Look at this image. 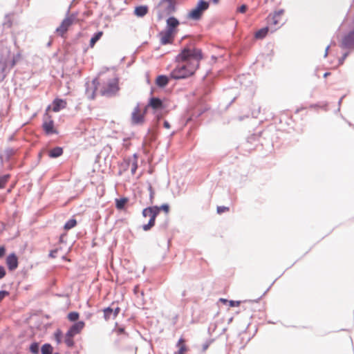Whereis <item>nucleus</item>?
<instances>
[{
	"label": "nucleus",
	"instance_id": "49530a36",
	"mask_svg": "<svg viewBox=\"0 0 354 354\" xmlns=\"http://www.w3.org/2000/svg\"><path fill=\"white\" fill-rule=\"evenodd\" d=\"M239 301H230V306H237L239 305Z\"/></svg>",
	"mask_w": 354,
	"mask_h": 354
},
{
	"label": "nucleus",
	"instance_id": "4d7b16f0",
	"mask_svg": "<svg viewBox=\"0 0 354 354\" xmlns=\"http://www.w3.org/2000/svg\"><path fill=\"white\" fill-rule=\"evenodd\" d=\"M341 102H342V99H340V100H339V103H341Z\"/></svg>",
	"mask_w": 354,
	"mask_h": 354
},
{
	"label": "nucleus",
	"instance_id": "393cba45",
	"mask_svg": "<svg viewBox=\"0 0 354 354\" xmlns=\"http://www.w3.org/2000/svg\"><path fill=\"white\" fill-rule=\"evenodd\" d=\"M183 342H184V340L180 338L176 346L179 348V350L176 353V354H184L185 351H186V347L183 344Z\"/></svg>",
	"mask_w": 354,
	"mask_h": 354
},
{
	"label": "nucleus",
	"instance_id": "79ce46f5",
	"mask_svg": "<svg viewBox=\"0 0 354 354\" xmlns=\"http://www.w3.org/2000/svg\"><path fill=\"white\" fill-rule=\"evenodd\" d=\"M120 308L117 307L115 310L113 309V319L115 318L120 313Z\"/></svg>",
	"mask_w": 354,
	"mask_h": 354
},
{
	"label": "nucleus",
	"instance_id": "aec40b11",
	"mask_svg": "<svg viewBox=\"0 0 354 354\" xmlns=\"http://www.w3.org/2000/svg\"><path fill=\"white\" fill-rule=\"evenodd\" d=\"M148 12V8L146 6H140L136 8L134 13L136 16L144 17Z\"/></svg>",
	"mask_w": 354,
	"mask_h": 354
},
{
	"label": "nucleus",
	"instance_id": "39448f33",
	"mask_svg": "<svg viewBox=\"0 0 354 354\" xmlns=\"http://www.w3.org/2000/svg\"><path fill=\"white\" fill-rule=\"evenodd\" d=\"M75 19V16L73 15L67 16L56 28V32L63 36L67 32L68 28L73 24Z\"/></svg>",
	"mask_w": 354,
	"mask_h": 354
},
{
	"label": "nucleus",
	"instance_id": "c9c22d12",
	"mask_svg": "<svg viewBox=\"0 0 354 354\" xmlns=\"http://www.w3.org/2000/svg\"><path fill=\"white\" fill-rule=\"evenodd\" d=\"M228 210H229V207H225V206H218L217 207V213L218 214H222Z\"/></svg>",
	"mask_w": 354,
	"mask_h": 354
},
{
	"label": "nucleus",
	"instance_id": "4468645a",
	"mask_svg": "<svg viewBox=\"0 0 354 354\" xmlns=\"http://www.w3.org/2000/svg\"><path fill=\"white\" fill-rule=\"evenodd\" d=\"M148 106L154 110H162L164 109L162 101L158 97L150 98Z\"/></svg>",
	"mask_w": 354,
	"mask_h": 354
},
{
	"label": "nucleus",
	"instance_id": "20e7f679",
	"mask_svg": "<svg viewBox=\"0 0 354 354\" xmlns=\"http://www.w3.org/2000/svg\"><path fill=\"white\" fill-rule=\"evenodd\" d=\"M209 3L204 0H199L195 8L192 9L188 13V17L193 20H199L203 13L209 8Z\"/></svg>",
	"mask_w": 354,
	"mask_h": 354
},
{
	"label": "nucleus",
	"instance_id": "4be33fe9",
	"mask_svg": "<svg viewBox=\"0 0 354 354\" xmlns=\"http://www.w3.org/2000/svg\"><path fill=\"white\" fill-rule=\"evenodd\" d=\"M63 153V149L62 147H57L52 149L49 151V156L50 158H57Z\"/></svg>",
	"mask_w": 354,
	"mask_h": 354
},
{
	"label": "nucleus",
	"instance_id": "c85d7f7f",
	"mask_svg": "<svg viewBox=\"0 0 354 354\" xmlns=\"http://www.w3.org/2000/svg\"><path fill=\"white\" fill-rule=\"evenodd\" d=\"M30 351L32 354H39V343L33 342L30 346Z\"/></svg>",
	"mask_w": 354,
	"mask_h": 354
},
{
	"label": "nucleus",
	"instance_id": "e433bc0d",
	"mask_svg": "<svg viewBox=\"0 0 354 354\" xmlns=\"http://www.w3.org/2000/svg\"><path fill=\"white\" fill-rule=\"evenodd\" d=\"M158 208L159 209V212L162 209L163 211H165L166 213H167L169 212V205L167 204H163L160 207H158Z\"/></svg>",
	"mask_w": 354,
	"mask_h": 354
},
{
	"label": "nucleus",
	"instance_id": "c756f323",
	"mask_svg": "<svg viewBox=\"0 0 354 354\" xmlns=\"http://www.w3.org/2000/svg\"><path fill=\"white\" fill-rule=\"evenodd\" d=\"M68 318L71 322H75L79 318V313L77 312H71L68 315Z\"/></svg>",
	"mask_w": 354,
	"mask_h": 354
},
{
	"label": "nucleus",
	"instance_id": "a19ab883",
	"mask_svg": "<svg viewBox=\"0 0 354 354\" xmlns=\"http://www.w3.org/2000/svg\"><path fill=\"white\" fill-rule=\"evenodd\" d=\"M247 6L246 5H242L238 8V12L241 13H244L247 10Z\"/></svg>",
	"mask_w": 354,
	"mask_h": 354
},
{
	"label": "nucleus",
	"instance_id": "de8ad7c7",
	"mask_svg": "<svg viewBox=\"0 0 354 354\" xmlns=\"http://www.w3.org/2000/svg\"><path fill=\"white\" fill-rule=\"evenodd\" d=\"M118 334H122L124 333V328L122 327H120L117 330Z\"/></svg>",
	"mask_w": 354,
	"mask_h": 354
},
{
	"label": "nucleus",
	"instance_id": "f03ea898",
	"mask_svg": "<svg viewBox=\"0 0 354 354\" xmlns=\"http://www.w3.org/2000/svg\"><path fill=\"white\" fill-rule=\"evenodd\" d=\"M118 83V77H113L104 82L100 91L101 95L106 97L115 95L120 90Z\"/></svg>",
	"mask_w": 354,
	"mask_h": 354
},
{
	"label": "nucleus",
	"instance_id": "412c9836",
	"mask_svg": "<svg viewBox=\"0 0 354 354\" xmlns=\"http://www.w3.org/2000/svg\"><path fill=\"white\" fill-rule=\"evenodd\" d=\"M268 30V27H264L263 28H261L260 30L255 32V38L258 39H263L267 35Z\"/></svg>",
	"mask_w": 354,
	"mask_h": 354
},
{
	"label": "nucleus",
	"instance_id": "603ef678",
	"mask_svg": "<svg viewBox=\"0 0 354 354\" xmlns=\"http://www.w3.org/2000/svg\"><path fill=\"white\" fill-rule=\"evenodd\" d=\"M6 65H7V64H6V63H4V64H3V66H2V68H1L2 71H4V70H5V68H6Z\"/></svg>",
	"mask_w": 354,
	"mask_h": 354
},
{
	"label": "nucleus",
	"instance_id": "1a4fd4ad",
	"mask_svg": "<svg viewBox=\"0 0 354 354\" xmlns=\"http://www.w3.org/2000/svg\"><path fill=\"white\" fill-rule=\"evenodd\" d=\"M174 32H171V30H163L159 33V37L160 39V44L162 45H166L168 44H171L174 37Z\"/></svg>",
	"mask_w": 354,
	"mask_h": 354
},
{
	"label": "nucleus",
	"instance_id": "72a5a7b5",
	"mask_svg": "<svg viewBox=\"0 0 354 354\" xmlns=\"http://www.w3.org/2000/svg\"><path fill=\"white\" fill-rule=\"evenodd\" d=\"M19 58H20V55L19 54H17V55H15L12 57V59L10 62V66L11 68L13 67L16 64V63L18 62Z\"/></svg>",
	"mask_w": 354,
	"mask_h": 354
},
{
	"label": "nucleus",
	"instance_id": "bb28decb",
	"mask_svg": "<svg viewBox=\"0 0 354 354\" xmlns=\"http://www.w3.org/2000/svg\"><path fill=\"white\" fill-rule=\"evenodd\" d=\"M77 224V221L74 218L69 219L64 225V229L66 230H71Z\"/></svg>",
	"mask_w": 354,
	"mask_h": 354
},
{
	"label": "nucleus",
	"instance_id": "6e6d98bb",
	"mask_svg": "<svg viewBox=\"0 0 354 354\" xmlns=\"http://www.w3.org/2000/svg\"><path fill=\"white\" fill-rule=\"evenodd\" d=\"M221 300L223 302H225V301H227V300H226V299H221Z\"/></svg>",
	"mask_w": 354,
	"mask_h": 354
},
{
	"label": "nucleus",
	"instance_id": "5701e85b",
	"mask_svg": "<svg viewBox=\"0 0 354 354\" xmlns=\"http://www.w3.org/2000/svg\"><path fill=\"white\" fill-rule=\"evenodd\" d=\"M102 34L103 33L102 31H99V32H95L93 35V37H91V39L90 40V46L91 47H93L95 44L101 38Z\"/></svg>",
	"mask_w": 354,
	"mask_h": 354
},
{
	"label": "nucleus",
	"instance_id": "f704fd0d",
	"mask_svg": "<svg viewBox=\"0 0 354 354\" xmlns=\"http://www.w3.org/2000/svg\"><path fill=\"white\" fill-rule=\"evenodd\" d=\"M138 168V163L137 160L135 159L131 166V172L132 174H134L136 171V169Z\"/></svg>",
	"mask_w": 354,
	"mask_h": 354
},
{
	"label": "nucleus",
	"instance_id": "09e8293b",
	"mask_svg": "<svg viewBox=\"0 0 354 354\" xmlns=\"http://www.w3.org/2000/svg\"><path fill=\"white\" fill-rule=\"evenodd\" d=\"M164 127L166 128V129H169L170 128L169 123L167 121H166V120L164 122Z\"/></svg>",
	"mask_w": 354,
	"mask_h": 354
},
{
	"label": "nucleus",
	"instance_id": "f3484780",
	"mask_svg": "<svg viewBox=\"0 0 354 354\" xmlns=\"http://www.w3.org/2000/svg\"><path fill=\"white\" fill-rule=\"evenodd\" d=\"M84 325H85V324L83 321H80V322H75V324H73L70 327L69 329L71 330V332L73 333V334L77 335L81 332V330L84 327Z\"/></svg>",
	"mask_w": 354,
	"mask_h": 354
},
{
	"label": "nucleus",
	"instance_id": "6ab92c4d",
	"mask_svg": "<svg viewBox=\"0 0 354 354\" xmlns=\"http://www.w3.org/2000/svg\"><path fill=\"white\" fill-rule=\"evenodd\" d=\"M169 82V78L166 75H159L156 78V83L159 87H165Z\"/></svg>",
	"mask_w": 354,
	"mask_h": 354
},
{
	"label": "nucleus",
	"instance_id": "a18cd8bd",
	"mask_svg": "<svg viewBox=\"0 0 354 354\" xmlns=\"http://www.w3.org/2000/svg\"><path fill=\"white\" fill-rule=\"evenodd\" d=\"M6 252V249L4 247H0V258L2 257Z\"/></svg>",
	"mask_w": 354,
	"mask_h": 354
},
{
	"label": "nucleus",
	"instance_id": "8fccbe9b",
	"mask_svg": "<svg viewBox=\"0 0 354 354\" xmlns=\"http://www.w3.org/2000/svg\"><path fill=\"white\" fill-rule=\"evenodd\" d=\"M149 191H150V196H151V198H152V197H153V193L152 187H151V185L149 187Z\"/></svg>",
	"mask_w": 354,
	"mask_h": 354
},
{
	"label": "nucleus",
	"instance_id": "2f4dec72",
	"mask_svg": "<svg viewBox=\"0 0 354 354\" xmlns=\"http://www.w3.org/2000/svg\"><path fill=\"white\" fill-rule=\"evenodd\" d=\"M15 150L10 147L6 148L4 151V153L8 158H10L12 156L15 154Z\"/></svg>",
	"mask_w": 354,
	"mask_h": 354
},
{
	"label": "nucleus",
	"instance_id": "4c0bfd02",
	"mask_svg": "<svg viewBox=\"0 0 354 354\" xmlns=\"http://www.w3.org/2000/svg\"><path fill=\"white\" fill-rule=\"evenodd\" d=\"M348 53H345L343 54V55L342 56L341 58H339V64H343L344 60L346 59V58L348 57Z\"/></svg>",
	"mask_w": 354,
	"mask_h": 354
},
{
	"label": "nucleus",
	"instance_id": "dca6fc26",
	"mask_svg": "<svg viewBox=\"0 0 354 354\" xmlns=\"http://www.w3.org/2000/svg\"><path fill=\"white\" fill-rule=\"evenodd\" d=\"M66 106V101L61 99H55L53 101V110L55 112H58L61 109H64Z\"/></svg>",
	"mask_w": 354,
	"mask_h": 354
},
{
	"label": "nucleus",
	"instance_id": "a211bd4d",
	"mask_svg": "<svg viewBox=\"0 0 354 354\" xmlns=\"http://www.w3.org/2000/svg\"><path fill=\"white\" fill-rule=\"evenodd\" d=\"M43 128H44V131L47 134H53V133H55V131L54 130V124L52 120H50L49 122H45L43 124Z\"/></svg>",
	"mask_w": 354,
	"mask_h": 354
},
{
	"label": "nucleus",
	"instance_id": "7c9ffc66",
	"mask_svg": "<svg viewBox=\"0 0 354 354\" xmlns=\"http://www.w3.org/2000/svg\"><path fill=\"white\" fill-rule=\"evenodd\" d=\"M9 177L10 176L8 174L0 176V189H2L5 186Z\"/></svg>",
	"mask_w": 354,
	"mask_h": 354
},
{
	"label": "nucleus",
	"instance_id": "864d4df0",
	"mask_svg": "<svg viewBox=\"0 0 354 354\" xmlns=\"http://www.w3.org/2000/svg\"><path fill=\"white\" fill-rule=\"evenodd\" d=\"M212 3L216 4L218 3L219 0H212Z\"/></svg>",
	"mask_w": 354,
	"mask_h": 354
},
{
	"label": "nucleus",
	"instance_id": "b1692460",
	"mask_svg": "<svg viewBox=\"0 0 354 354\" xmlns=\"http://www.w3.org/2000/svg\"><path fill=\"white\" fill-rule=\"evenodd\" d=\"M53 351V348L50 344H44L41 348V354H52Z\"/></svg>",
	"mask_w": 354,
	"mask_h": 354
},
{
	"label": "nucleus",
	"instance_id": "6e6552de",
	"mask_svg": "<svg viewBox=\"0 0 354 354\" xmlns=\"http://www.w3.org/2000/svg\"><path fill=\"white\" fill-rule=\"evenodd\" d=\"M284 13L283 9H280L277 11H275L272 15L270 14L268 17V22L270 26H277L279 24L281 16Z\"/></svg>",
	"mask_w": 354,
	"mask_h": 354
},
{
	"label": "nucleus",
	"instance_id": "37998d69",
	"mask_svg": "<svg viewBox=\"0 0 354 354\" xmlns=\"http://www.w3.org/2000/svg\"><path fill=\"white\" fill-rule=\"evenodd\" d=\"M76 334H73V332H71V330L70 329H68V330L67 331V333H66V336L68 337H71L72 339H73V337Z\"/></svg>",
	"mask_w": 354,
	"mask_h": 354
},
{
	"label": "nucleus",
	"instance_id": "58836bf2",
	"mask_svg": "<svg viewBox=\"0 0 354 354\" xmlns=\"http://www.w3.org/2000/svg\"><path fill=\"white\" fill-rule=\"evenodd\" d=\"M6 275V270L3 266H0V279H3Z\"/></svg>",
	"mask_w": 354,
	"mask_h": 354
},
{
	"label": "nucleus",
	"instance_id": "f8f14e48",
	"mask_svg": "<svg viewBox=\"0 0 354 354\" xmlns=\"http://www.w3.org/2000/svg\"><path fill=\"white\" fill-rule=\"evenodd\" d=\"M160 6L166 13H171L175 10L174 0H161Z\"/></svg>",
	"mask_w": 354,
	"mask_h": 354
},
{
	"label": "nucleus",
	"instance_id": "ea45409f",
	"mask_svg": "<svg viewBox=\"0 0 354 354\" xmlns=\"http://www.w3.org/2000/svg\"><path fill=\"white\" fill-rule=\"evenodd\" d=\"M9 295V292L8 291H6V290H1L0 291V302L1 301V300L7 295Z\"/></svg>",
	"mask_w": 354,
	"mask_h": 354
},
{
	"label": "nucleus",
	"instance_id": "5fc2aeb1",
	"mask_svg": "<svg viewBox=\"0 0 354 354\" xmlns=\"http://www.w3.org/2000/svg\"><path fill=\"white\" fill-rule=\"evenodd\" d=\"M329 73H325L324 75V77H327L328 75H329Z\"/></svg>",
	"mask_w": 354,
	"mask_h": 354
},
{
	"label": "nucleus",
	"instance_id": "a878e982",
	"mask_svg": "<svg viewBox=\"0 0 354 354\" xmlns=\"http://www.w3.org/2000/svg\"><path fill=\"white\" fill-rule=\"evenodd\" d=\"M104 318L105 320H109L110 319H113V308L111 307H107L104 309Z\"/></svg>",
	"mask_w": 354,
	"mask_h": 354
},
{
	"label": "nucleus",
	"instance_id": "9d476101",
	"mask_svg": "<svg viewBox=\"0 0 354 354\" xmlns=\"http://www.w3.org/2000/svg\"><path fill=\"white\" fill-rule=\"evenodd\" d=\"M143 122L144 113H140L139 104H137L131 113V122L133 124H140Z\"/></svg>",
	"mask_w": 354,
	"mask_h": 354
},
{
	"label": "nucleus",
	"instance_id": "c03bdc74",
	"mask_svg": "<svg viewBox=\"0 0 354 354\" xmlns=\"http://www.w3.org/2000/svg\"><path fill=\"white\" fill-rule=\"evenodd\" d=\"M57 252V250H51L49 253V257H50L52 258H55L56 257Z\"/></svg>",
	"mask_w": 354,
	"mask_h": 354
},
{
	"label": "nucleus",
	"instance_id": "473e14b6",
	"mask_svg": "<svg viewBox=\"0 0 354 354\" xmlns=\"http://www.w3.org/2000/svg\"><path fill=\"white\" fill-rule=\"evenodd\" d=\"M64 342L65 344H66V346L68 347H73L74 346V341H73V339L71 338V337H68L67 336L65 335V339H64Z\"/></svg>",
	"mask_w": 354,
	"mask_h": 354
},
{
	"label": "nucleus",
	"instance_id": "2eb2a0df",
	"mask_svg": "<svg viewBox=\"0 0 354 354\" xmlns=\"http://www.w3.org/2000/svg\"><path fill=\"white\" fill-rule=\"evenodd\" d=\"M14 12L8 13L5 15L2 24L3 28H10L12 27L14 20Z\"/></svg>",
	"mask_w": 354,
	"mask_h": 354
},
{
	"label": "nucleus",
	"instance_id": "9b49d317",
	"mask_svg": "<svg viewBox=\"0 0 354 354\" xmlns=\"http://www.w3.org/2000/svg\"><path fill=\"white\" fill-rule=\"evenodd\" d=\"M6 264L10 271H13L18 267V259L15 253L10 254L6 258Z\"/></svg>",
	"mask_w": 354,
	"mask_h": 354
},
{
	"label": "nucleus",
	"instance_id": "cd10ccee",
	"mask_svg": "<svg viewBox=\"0 0 354 354\" xmlns=\"http://www.w3.org/2000/svg\"><path fill=\"white\" fill-rule=\"evenodd\" d=\"M127 201L128 200L126 198L116 199V207L119 209H123Z\"/></svg>",
	"mask_w": 354,
	"mask_h": 354
},
{
	"label": "nucleus",
	"instance_id": "7ed1b4c3",
	"mask_svg": "<svg viewBox=\"0 0 354 354\" xmlns=\"http://www.w3.org/2000/svg\"><path fill=\"white\" fill-rule=\"evenodd\" d=\"M159 214V209L158 206H152L145 208L142 210V216L144 217H149V220L148 223L142 225V230L144 231H149L155 225V221L156 216Z\"/></svg>",
	"mask_w": 354,
	"mask_h": 354
},
{
	"label": "nucleus",
	"instance_id": "ddd939ff",
	"mask_svg": "<svg viewBox=\"0 0 354 354\" xmlns=\"http://www.w3.org/2000/svg\"><path fill=\"white\" fill-rule=\"evenodd\" d=\"M179 25L178 20L174 17H170L167 19L166 30H171V32L175 33L176 28Z\"/></svg>",
	"mask_w": 354,
	"mask_h": 354
},
{
	"label": "nucleus",
	"instance_id": "f257e3e1",
	"mask_svg": "<svg viewBox=\"0 0 354 354\" xmlns=\"http://www.w3.org/2000/svg\"><path fill=\"white\" fill-rule=\"evenodd\" d=\"M202 59L201 49L192 46L183 48L176 57L177 64L170 73L171 78L180 80L193 75L199 67Z\"/></svg>",
	"mask_w": 354,
	"mask_h": 354
},
{
	"label": "nucleus",
	"instance_id": "3c124183",
	"mask_svg": "<svg viewBox=\"0 0 354 354\" xmlns=\"http://www.w3.org/2000/svg\"><path fill=\"white\" fill-rule=\"evenodd\" d=\"M328 49H329V46H328L326 48V50H325V53H324V57H325L328 55Z\"/></svg>",
	"mask_w": 354,
	"mask_h": 354
},
{
	"label": "nucleus",
	"instance_id": "423d86ee",
	"mask_svg": "<svg viewBox=\"0 0 354 354\" xmlns=\"http://www.w3.org/2000/svg\"><path fill=\"white\" fill-rule=\"evenodd\" d=\"M340 46L342 48L354 49V28L342 37Z\"/></svg>",
	"mask_w": 354,
	"mask_h": 354
},
{
	"label": "nucleus",
	"instance_id": "0eeeda50",
	"mask_svg": "<svg viewBox=\"0 0 354 354\" xmlns=\"http://www.w3.org/2000/svg\"><path fill=\"white\" fill-rule=\"evenodd\" d=\"M98 84L99 82L97 78L93 79L91 82L86 83L85 94L89 100L94 99Z\"/></svg>",
	"mask_w": 354,
	"mask_h": 354
}]
</instances>
